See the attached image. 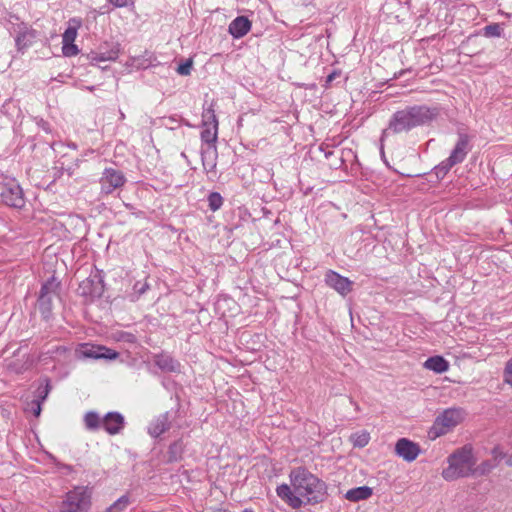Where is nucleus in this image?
<instances>
[{
    "instance_id": "nucleus-25",
    "label": "nucleus",
    "mask_w": 512,
    "mask_h": 512,
    "mask_svg": "<svg viewBox=\"0 0 512 512\" xmlns=\"http://www.w3.org/2000/svg\"><path fill=\"white\" fill-rule=\"evenodd\" d=\"M129 504V497L127 495H123L117 499L110 507H108L106 512H121L125 510Z\"/></svg>"
},
{
    "instance_id": "nucleus-33",
    "label": "nucleus",
    "mask_w": 512,
    "mask_h": 512,
    "mask_svg": "<svg viewBox=\"0 0 512 512\" xmlns=\"http://www.w3.org/2000/svg\"><path fill=\"white\" fill-rule=\"evenodd\" d=\"M34 36L35 35H34L33 31H25V32L19 33L16 38V45H17L18 49L21 50L24 47H26L28 45L26 43V40L28 38H34Z\"/></svg>"
},
{
    "instance_id": "nucleus-35",
    "label": "nucleus",
    "mask_w": 512,
    "mask_h": 512,
    "mask_svg": "<svg viewBox=\"0 0 512 512\" xmlns=\"http://www.w3.org/2000/svg\"><path fill=\"white\" fill-rule=\"evenodd\" d=\"M191 68H192V61L189 60L183 64H180L177 68V72L180 74V75H189L190 72H191Z\"/></svg>"
},
{
    "instance_id": "nucleus-44",
    "label": "nucleus",
    "mask_w": 512,
    "mask_h": 512,
    "mask_svg": "<svg viewBox=\"0 0 512 512\" xmlns=\"http://www.w3.org/2000/svg\"><path fill=\"white\" fill-rule=\"evenodd\" d=\"M130 338H132L130 341H134V336L133 335H129Z\"/></svg>"
},
{
    "instance_id": "nucleus-26",
    "label": "nucleus",
    "mask_w": 512,
    "mask_h": 512,
    "mask_svg": "<svg viewBox=\"0 0 512 512\" xmlns=\"http://www.w3.org/2000/svg\"><path fill=\"white\" fill-rule=\"evenodd\" d=\"M184 450L183 443L181 441H176L169 446L168 454L170 461H177L180 459Z\"/></svg>"
},
{
    "instance_id": "nucleus-42",
    "label": "nucleus",
    "mask_w": 512,
    "mask_h": 512,
    "mask_svg": "<svg viewBox=\"0 0 512 512\" xmlns=\"http://www.w3.org/2000/svg\"><path fill=\"white\" fill-rule=\"evenodd\" d=\"M331 154H332V152H328V153L325 154V157H328Z\"/></svg>"
},
{
    "instance_id": "nucleus-19",
    "label": "nucleus",
    "mask_w": 512,
    "mask_h": 512,
    "mask_svg": "<svg viewBox=\"0 0 512 512\" xmlns=\"http://www.w3.org/2000/svg\"><path fill=\"white\" fill-rule=\"evenodd\" d=\"M50 391V385L48 380H45V384L41 385L37 389V398L31 402V410L35 417H38L41 413V404L46 399Z\"/></svg>"
},
{
    "instance_id": "nucleus-34",
    "label": "nucleus",
    "mask_w": 512,
    "mask_h": 512,
    "mask_svg": "<svg viewBox=\"0 0 512 512\" xmlns=\"http://www.w3.org/2000/svg\"><path fill=\"white\" fill-rule=\"evenodd\" d=\"M503 380L512 387V358L508 360L503 372Z\"/></svg>"
},
{
    "instance_id": "nucleus-22",
    "label": "nucleus",
    "mask_w": 512,
    "mask_h": 512,
    "mask_svg": "<svg viewBox=\"0 0 512 512\" xmlns=\"http://www.w3.org/2000/svg\"><path fill=\"white\" fill-rule=\"evenodd\" d=\"M84 422L88 430H97L102 427V418L96 412L86 413Z\"/></svg>"
},
{
    "instance_id": "nucleus-2",
    "label": "nucleus",
    "mask_w": 512,
    "mask_h": 512,
    "mask_svg": "<svg viewBox=\"0 0 512 512\" xmlns=\"http://www.w3.org/2000/svg\"><path fill=\"white\" fill-rule=\"evenodd\" d=\"M439 114L437 108L412 106L395 112L389 121L387 131L402 133L434 120Z\"/></svg>"
},
{
    "instance_id": "nucleus-15",
    "label": "nucleus",
    "mask_w": 512,
    "mask_h": 512,
    "mask_svg": "<svg viewBox=\"0 0 512 512\" xmlns=\"http://www.w3.org/2000/svg\"><path fill=\"white\" fill-rule=\"evenodd\" d=\"M171 428V417L169 412H165L155 417L148 426L150 436L157 438Z\"/></svg>"
},
{
    "instance_id": "nucleus-41",
    "label": "nucleus",
    "mask_w": 512,
    "mask_h": 512,
    "mask_svg": "<svg viewBox=\"0 0 512 512\" xmlns=\"http://www.w3.org/2000/svg\"><path fill=\"white\" fill-rule=\"evenodd\" d=\"M57 351L65 352V351H66V349H65L64 347H58V348H57Z\"/></svg>"
},
{
    "instance_id": "nucleus-14",
    "label": "nucleus",
    "mask_w": 512,
    "mask_h": 512,
    "mask_svg": "<svg viewBox=\"0 0 512 512\" xmlns=\"http://www.w3.org/2000/svg\"><path fill=\"white\" fill-rule=\"evenodd\" d=\"M469 151V137L466 134H461L454 149L447 159L455 166L456 164L462 163L465 160Z\"/></svg>"
},
{
    "instance_id": "nucleus-29",
    "label": "nucleus",
    "mask_w": 512,
    "mask_h": 512,
    "mask_svg": "<svg viewBox=\"0 0 512 512\" xmlns=\"http://www.w3.org/2000/svg\"><path fill=\"white\" fill-rule=\"evenodd\" d=\"M370 435L366 431L355 433L351 436V441L356 447H364L369 443Z\"/></svg>"
},
{
    "instance_id": "nucleus-21",
    "label": "nucleus",
    "mask_w": 512,
    "mask_h": 512,
    "mask_svg": "<svg viewBox=\"0 0 512 512\" xmlns=\"http://www.w3.org/2000/svg\"><path fill=\"white\" fill-rule=\"evenodd\" d=\"M119 56V48L118 46H114L110 50L106 52H94L92 53L91 59L96 63H101L105 61H115Z\"/></svg>"
},
{
    "instance_id": "nucleus-16",
    "label": "nucleus",
    "mask_w": 512,
    "mask_h": 512,
    "mask_svg": "<svg viewBox=\"0 0 512 512\" xmlns=\"http://www.w3.org/2000/svg\"><path fill=\"white\" fill-rule=\"evenodd\" d=\"M251 21L245 16L236 17L228 27L229 33L235 39L244 37L251 29Z\"/></svg>"
},
{
    "instance_id": "nucleus-7",
    "label": "nucleus",
    "mask_w": 512,
    "mask_h": 512,
    "mask_svg": "<svg viewBox=\"0 0 512 512\" xmlns=\"http://www.w3.org/2000/svg\"><path fill=\"white\" fill-rule=\"evenodd\" d=\"M0 197L3 203L13 208H22L25 204L23 190L12 178H6L3 182Z\"/></svg>"
},
{
    "instance_id": "nucleus-37",
    "label": "nucleus",
    "mask_w": 512,
    "mask_h": 512,
    "mask_svg": "<svg viewBox=\"0 0 512 512\" xmlns=\"http://www.w3.org/2000/svg\"><path fill=\"white\" fill-rule=\"evenodd\" d=\"M492 455H493V461L498 464L500 462V460L504 457V454L502 452V450L499 448V447H495L493 450H492Z\"/></svg>"
},
{
    "instance_id": "nucleus-11",
    "label": "nucleus",
    "mask_w": 512,
    "mask_h": 512,
    "mask_svg": "<svg viewBox=\"0 0 512 512\" xmlns=\"http://www.w3.org/2000/svg\"><path fill=\"white\" fill-rule=\"evenodd\" d=\"M324 281L327 286L334 289L342 296H346L352 290L353 282L333 270L326 272Z\"/></svg>"
},
{
    "instance_id": "nucleus-38",
    "label": "nucleus",
    "mask_w": 512,
    "mask_h": 512,
    "mask_svg": "<svg viewBox=\"0 0 512 512\" xmlns=\"http://www.w3.org/2000/svg\"><path fill=\"white\" fill-rule=\"evenodd\" d=\"M115 7H125L129 3H133L134 0H110Z\"/></svg>"
},
{
    "instance_id": "nucleus-32",
    "label": "nucleus",
    "mask_w": 512,
    "mask_h": 512,
    "mask_svg": "<svg viewBox=\"0 0 512 512\" xmlns=\"http://www.w3.org/2000/svg\"><path fill=\"white\" fill-rule=\"evenodd\" d=\"M483 30L486 37H500L503 32L501 25L498 23L489 24Z\"/></svg>"
},
{
    "instance_id": "nucleus-40",
    "label": "nucleus",
    "mask_w": 512,
    "mask_h": 512,
    "mask_svg": "<svg viewBox=\"0 0 512 512\" xmlns=\"http://www.w3.org/2000/svg\"><path fill=\"white\" fill-rule=\"evenodd\" d=\"M89 283H90V280L87 279L86 281L82 282L81 287H84V286L88 285Z\"/></svg>"
},
{
    "instance_id": "nucleus-6",
    "label": "nucleus",
    "mask_w": 512,
    "mask_h": 512,
    "mask_svg": "<svg viewBox=\"0 0 512 512\" xmlns=\"http://www.w3.org/2000/svg\"><path fill=\"white\" fill-rule=\"evenodd\" d=\"M218 138V127L214 126H203L201 131V141L206 147L201 148V158L203 168L206 172H212L216 168V141Z\"/></svg>"
},
{
    "instance_id": "nucleus-28",
    "label": "nucleus",
    "mask_w": 512,
    "mask_h": 512,
    "mask_svg": "<svg viewBox=\"0 0 512 512\" xmlns=\"http://www.w3.org/2000/svg\"><path fill=\"white\" fill-rule=\"evenodd\" d=\"M454 165L448 159L443 160L434 167L433 171L438 179H443Z\"/></svg>"
},
{
    "instance_id": "nucleus-18",
    "label": "nucleus",
    "mask_w": 512,
    "mask_h": 512,
    "mask_svg": "<svg viewBox=\"0 0 512 512\" xmlns=\"http://www.w3.org/2000/svg\"><path fill=\"white\" fill-rule=\"evenodd\" d=\"M424 367L428 370H431L435 373L441 374L449 369V362L444 359L442 356H432L429 357L424 362Z\"/></svg>"
},
{
    "instance_id": "nucleus-1",
    "label": "nucleus",
    "mask_w": 512,
    "mask_h": 512,
    "mask_svg": "<svg viewBox=\"0 0 512 512\" xmlns=\"http://www.w3.org/2000/svg\"><path fill=\"white\" fill-rule=\"evenodd\" d=\"M290 484H280L276 488L277 496L292 509H300L307 504L323 501L325 483L305 467L293 468L289 473Z\"/></svg>"
},
{
    "instance_id": "nucleus-10",
    "label": "nucleus",
    "mask_w": 512,
    "mask_h": 512,
    "mask_svg": "<svg viewBox=\"0 0 512 512\" xmlns=\"http://www.w3.org/2000/svg\"><path fill=\"white\" fill-rule=\"evenodd\" d=\"M76 353L79 355V357L82 358H104L110 360L116 359L119 355L115 350L102 345H94L89 343L81 344L76 350Z\"/></svg>"
},
{
    "instance_id": "nucleus-5",
    "label": "nucleus",
    "mask_w": 512,
    "mask_h": 512,
    "mask_svg": "<svg viewBox=\"0 0 512 512\" xmlns=\"http://www.w3.org/2000/svg\"><path fill=\"white\" fill-rule=\"evenodd\" d=\"M465 415V411L462 408H448L444 410L436 417L428 432L429 437L436 439L447 434L464 420Z\"/></svg>"
},
{
    "instance_id": "nucleus-31",
    "label": "nucleus",
    "mask_w": 512,
    "mask_h": 512,
    "mask_svg": "<svg viewBox=\"0 0 512 512\" xmlns=\"http://www.w3.org/2000/svg\"><path fill=\"white\" fill-rule=\"evenodd\" d=\"M39 308L43 314H48L51 311L52 307V296H47L46 294H40L38 298Z\"/></svg>"
},
{
    "instance_id": "nucleus-43",
    "label": "nucleus",
    "mask_w": 512,
    "mask_h": 512,
    "mask_svg": "<svg viewBox=\"0 0 512 512\" xmlns=\"http://www.w3.org/2000/svg\"><path fill=\"white\" fill-rule=\"evenodd\" d=\"M244 512H253L251 509H245Z\"/></svg>"
},
{
    "instance_id": "nucleus-30",
    "label": "nucleus",
    "mask_w": 512,
    "mask_h": 512,
    "mask_svg": "<svg viewBox=\"0 0 512 512\" xmlns=\"http://www.w3.org/2000/svg\"><path fill=\"white\" fill-rule=\"evenodd\" d=\"M496 463L493 461V460H487V461H483L481 464H479L478 466H474V475L475 474H478V475H485L487 473H489L493 468L496 467Z\"/></svg>"
},
{
    "instance_id": "nucleus-39",
    "label": "nucleus",
    "mask_w": 512,
    "mask_h": 512,
    "mask_svg": "<svg viewBox=\"0 0 512 512\" xmlns=\"http://www.w3.org/2000/svg\"><path fill=\"white\" fill-rule=\"evenodd\" d=\"M206 512H230V511H228L226 509L218 508V509L208 510Z\"/></svg>"
},
{
    "instance_id": "nucleus-17",
    "label": "nucleus",
    "mask_w": 512,
    "mask_h": 512,
    "mask_svg": "<svg viewBox=\"0 0 512 512\" xmlns=\"http://www.w3.org/2000/svg\"><path fill=\"white\" fill-rule=\"evenodd\" d=\"M155 365L163 372H180V363L172 356L166 353H160L154 356Z\"/></svg>"
},
{
    "instance_id": "nucleus-24",
    "label": "nucleus",
    "mask_w": 512,
    "mask_h": 512,
    "mask_svg": "<svg viewBox=\"0 0 512 512\" xmlns=\"http://www.w3.org/2000/svg\"><path fill=\"white\" fill-rule=\"evenodd\" d=\"M207 200H208V206H209L210 210H212L213 212L219 210L222 207L223 202H224L223 197L218 192H211L208 195Z\"/></svg>"
},
{
    "instance_id": "nucleus-8",
    "label": "nucleus",
    "mask_w": 512,
    "mask_h": 512,
    "mask_svg": "<svg viewBox=\"0 0 512 512\" xmlns=\"http://www.w3.org/2000/svg\"><path fill=\"white\" fill-rule=\"evenodd\" d=\"M82 26V19L73 17L68 21V27L62 35V53L66 57H73L79 54L80 50L74 41L78 35V29Z\"/></svg>"
},
{
    "instance_id": "nucleus-12",
    "label": "nucleus",
    "mask_w": 512,
    "mask_h": 512,
    "mask_svg": "<svg viewBox=\"0 0 512 512\" xmlns=\"http://www.w3.org/2000/svg\"><path fill=\"white\" fill-rule=\"evenodd\" d=\"M395 452L405 461L412 462L418 457L420 453V447L417 443L407 438H401L396 442Z\"/></svg>"
},
{
    "instance_id": "nucleus-3",
    "label": "nucleus",
    "mask_w": 512,
    "mask_h": 512,
    "mask_svg": "<svg viewBox=\"0 0 512 512\" xmlns=\"http://www.w3.org/2000/svg\"><path fill=\"white\" fill-rule=\"evenodd\" d=\"M448 466L443 469L442 477L446 481H453L459 478L474 475L476 458L471 445H464L456 449L447 458Z\"/></svg>"
},
{
    "instance_id": "nucleus-23",
    "label": "nucleus",
    "mask_w": 512,
    "mask_h": 512,
    "mask_svg": "<svg viewBox=\"0 0 512 512\" xmlns=\"http://www.w3.org/2000/svg\"><path fill=\"white\" fill-rule=\"evenodd\" d=\"M202 125L218 127V120L215 114L213 104H210V106L203 111Z\"/></svg>"
},
{
    "instance_id": "nucleus-4",
    "label": "nucleus",
    "mask_w": 512,
    "mask_h": 512,
    "mask_svg": "<svg viewBox=\"0 0 512 512\" xmlns=\"http://www.w3.org/2000/svg\"><path fill=\"white\" fill-rule=\"evenodd\" d=\"M92 491L87 486H75L68 491L58 506V512H89Z\"/></svg>"
},
{
    "instance_id": "nucleus-9",
    "label": "nucleus",
    "mask_w": 512,
    "mask_h": 512,
    "mask_svg": "<svg viewBox=\"0 0 512 512\" xmlns=\"http://www.w3.org/2000/svg\"><path fill=\"white\" fill-rule=\"evenodd\" d=\"M99 183L101 193L109 195L125 185L126 177L122 171L109 167L104 169Z\"/></svg>"
},
{
    "instance_id": "nucleus-27",
    "label": "nucleus",
    "mask_w": 512,
    "mask_h": 512,
    "mask_svg": "<svg viewBox=\"0 0 512 512\" xmlns=\"http://www.w3.org/2000/svg\"><path fill=\"white\" fill-rule=\"evenodd\" d=\"M58 287L59 283L56 281L54 277H51L42 285L40 294H46L47 296L55 295Z\"/></svg>"
},
{
    "instance_id": "nucleus-20",
    "label": "nucleus",
    "mask_w": 512,
    "mask_h": 512,
    "mask_svg": "<svg viewBox=\"0 0 512 512\" xmlns=\"http://www.w3.org/2000/svg\"><path fill=\"white\" fill-rule=\"evenodd\" d=\"M372 494V488L368 486H360L348 490L345 494V498L351 502H358L369 499Z\"/></svg>"
},
{
    "instance_id": "nucleus-13",
    "label": "nucleus",
    "mask_w": 512,
    "mask_h": 512,
    "mask_svg": "<svg viewBox=\"0 0 512 512\" xmlns=\"http://www.w3.org/2000/svg\"><path fill=\"white\" fill-rule=\"evenodd\" d=\"M125 426V419L119 412H108L102 418V427L110 434L115 435L120 433Z\"/></svg>"
},
{
    "instance_id": "nucleus-36",
    "label": "nucleus",
    "mask_w": 512,
    "mask_h": 512,
    "mask_svg": "<svg viewBox=\"0 0 512 512\" xmlns=\"http://www.w3.org/2000/svg\"><path fill=\"white\" fill-rule=\"evenodd\" d=\"M134 291L136 293H138V295H142L143 293L146 292V290L148 289V284L147 283H140V282H136L134 284V287H133Z\"/></svg>"
}]
</instances>
